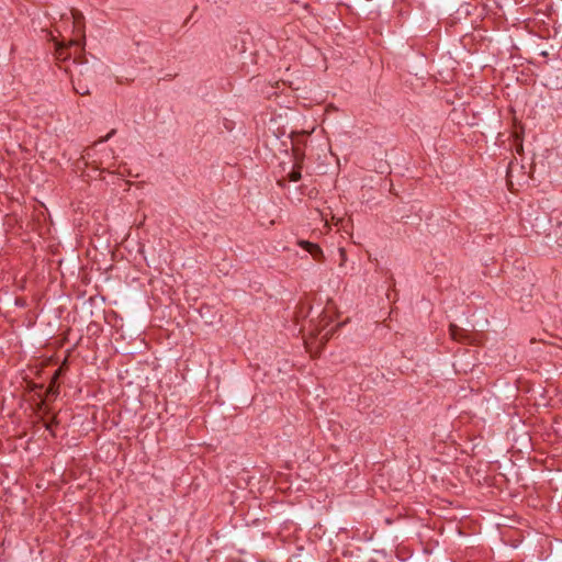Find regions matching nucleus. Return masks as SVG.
<instances>
[{"mask_svg":"<svg viewBox=\"0 0 562 562\" xmlns=\"http://www.w3.org/2000/svg\"><path fill=\"white\" fill-rule=\"evenodd\" d=\"M301 169L300 167L293 168L292 171L289 173V180L296 182L301 179Z\"/></svg>","mask_w":562,"mask_h":562,"instance_id":"5","label":"nucleus"},{"mask_svg":"<svg viewBox=\"0 0 562 562\" xmlns=\"http://www.w3.org/2000/svg\"><path fill=\"white\" fill-rule=\"evenodd\" d=\"M114 134H115V130H112L104 138L101 139V142L109 140Z\"/></svg>","mask_w":562,"mask_h":562,"instance_id":"7","label":"nucleus"},{"mask_svg":"<svg viewBox=\"0 0 562 562\" xmlns=\"http://www.w3.org/2000/svg\"><path fill=\"white\" fill-rule=\"evenodd\" d=\"M68 56L66 55L65 53V49L64 48H58L57 49V58L58 59H66Z\"/></svg>","mask_w":562,"mask_h":562,"instance_id":"6","label":"nucleus"},{"mask_svg":"<svg viewBox=\"0 0 562 562\" xmlns=\"http://www.w3.org/2000/svg\"><path fill=\"white\" fill-rule=\"evenodd\" d=\"M279 184H280L281 187H283V186H284V182H283V181H279Z\"/></svg>","mask_w":562,"mask_h":562,"instance_id":"8","label":"nucleus"},{"mask_svg":"<svg viewBox=\"0 0 562 562\" xmlns=\"http://www.w3.org/2000/svg\"><path fill=\"white\" fill-rule=\"evenodd\" d=\"M449 331H450V336L452 337V339L457 340V341L464 342V341H468L470 338V334L465 329H463L454 324H451L449 326Z\"/></svg>","mask_w":562,"mask_h":562,"instance_id":"1","label":"nucleus"},{"mask_svg":"<svg viewBox=\"0 0 562 562\" xmlns=\"http://www.w3.org/2000/svg\"><path fill=\"white\" fill-rule=\"evenodd\" d=\"M61 372V369H57L54 374L50 378L49 385L46 390L47 396H57L59 393V384H58V378Z\"/></svg>","mask_w":562,"mask_h":562,"instance_id":"3","label":"nucleus"},{"mask_svg":"<svg viewBox=\"0 0 562 562\" xmlns=\"http://www.w3.org/2000/svg\"><path fill=\"white\" fill-rule=\"evenodd\" d=\"M72 87H74L75 92L80 95L90 94L89 89L86 86H82L80 80H78V81L72 80Z\"/></svg>","mask_w":562,"mask_h":562,"instance_id":"4","label":"nucleus"},{"mask_svg":"<svg viewBox=\"0 0 562 562\" xmlns=\"http://www.w3.org/2000/svg\"><path fill=\"white\" fill-rule=\"evenodd\" d=\"M299 245L308 251L315 259H318L323 256V250L321 247L314 243H311L308 240H299Z\"/></svg>","mask_w":562,"mask_h":562,"instance_id":"2","label":"nucleus"}]
</instances>
